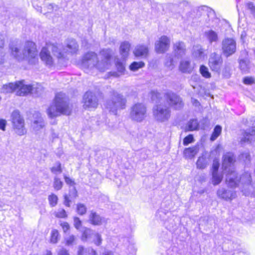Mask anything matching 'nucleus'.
Instances as JSON below:
<instances>
[{
  "mask_svg": "<svg viewBox=\"0 0 255 255\" xmlns=\"http://www.w3.org/2000/svg\"><path fill=\"white\" fill-rule=\"evenodd\" d=\"M112 62V50L103 49L100 51L99 57L95 52H88L83 56L80 66L86 72L93 68H96L100 71L108 69Z\"/></svg>",
  "mask_w": 255,
  "mask_h": 255,
  "instance_id": "f257e3e1",
  "label": "nucleus"
},
{
  "mask_svg": "<svg viewBox=\"0 0 255 255\" xmlns=\"http://www.w3.org/2000/svg\"><path fill=\"white\" fill-rule=\"evenodd\" d=\"M71 111L67 97L60 92L56 95L54 102L47 110V114L49 118H53L61 115H69Z\"/></svg>",
  "mask_w": 255,
  "mask_h": 255,
  "instance_id": "f03ea898",
  "label": "nucleus"
},
{
  "mask_svg": "<svg viewBox=\"0 0 255 255\" xmlns=\"http://www.w3.org/2000/svg\"><path fill=\"white\" fill-rule=\"evenodd\" d=\"M9 48L11 54L17 59L24 58L28 60L29 62L33 64L37 60V51L34 43L27 41L25 43L22 51L17 45L10 44Z\"/></svg>",
  "mask_w": 255,
  "mask_h": 255,
  "instance_id": "7ed1b4c3",
  "label": "nucleus"
},
{
  "mask_svg": "<svg viewBox=\"0 0 255 255\" xmlns=\"http://www.w3.org/2000/svg\"><path fill=\"white\" fill-rule=\"evenodd\" d=\"M60 44H47L46 47H43L40 53V57L41 60L48 67L54 65V60L50 55V50H51L53 55L58 59H64L66 58L68 53L64 51L65 49Z\"/></svg>",
  "mask_w": 255,
  "mask_h": 255,
  "instance_id": "20e7f679",
  "label": "nucleus"
},
{
  "mask_svg": "<svg viewBox=\"0 0 255 255\" xmlns=\"http://www.w3.org/2000/svg\"><path fill=\"white\" fill-rule=\"evenodd\" d=\"M235 157L231 152L225 154L223 157L222 169L224 174H226V181L231 187L240 186L237 174L234 170Z\"/></svg>",
  "mask_w": 255,
  "mask_h": 255,
  "instance_id": "39448f33",
  "label": "nucleus"
},
{
  "mask_svg": "<svg viewBox=\"0 0 255 255\" xmlns=\"http://www.w3.org/2000/svg\"><path fill=\"white\" fill-rule=\"evenodd\" d=\"M126 102L123 95L113 91L112 99L107 102L105 107L110 112L116 115L118 111L125 109Z\"/></svg>",
  "mask_w": 255,
  "mask_h": 255,
  "instance_id": "423d86ee",
  "label": "nucleus"
},
{
  "mask_svg": "<svg viewBox=\"0 0 255 255\" xmlns=\"http://www.w3.org/2000/svg\"><path fill=\"white\" fill-rule=\"evenodd\" d=\"M11 122L14 132L19 135H22L26 133L24 121L18 111H13L11 116Z\"/></svg>",
  "mask_w": 255,
  "mask_h": 255,
  "instance_id": "0eeeda50",
  "label": "nucleus"
},
{
  "mask_svg": "<svg viewBox=\"0 0 255 255\" xmlns=\"http://www.w3.org/2000/svg\"><path fill=\"white\" fill-rule=\"evenodd\" d=\"M146 117V108L143 104L137 103L130 108L129 117L132 121L141 122Z\"/></svg>",
  "mask_w": 255,
  "mask_h": 255,
  "instance_id": "6e6552de",
  "label": "nucleus"
},
{
  "mask_svg": "<svg viewBox=\"0 0 255 255\" xmlns=\"http://www.w3.org/2000/svg\"><path fill=\"white\" fill-rule=\"evenodd\" d=\"M153 114L154 117L157 121L164 122L169 119L171 112L169 108L158 105L154 107Z\"/></svg>",
  "mask_w": 255,
  "mask_h": 255,
  "instance_id": "1a4fd4ad",
  "label": "nucleus"
},
{
  "mask_svg": "<svg viewBox=\"0 0 255 255\" xmlns=\"http://www.w3.org/2000/svg\"><path fill=\"white\" fill-rule=\"evenodd\" d=\"M222 49L226 57L233 55L236 51V41L231 38H225L222 42Z\"/></svg>",
  "mask_w": 255,
  "mask_h": 255,
  "instance_id": "9d476101",
  "label": "nucleus"
},
{
  "mask_svg": "<svg viewBox=\"0 0 255 255\" xmlns=\"http://www.w3.org/2000/svg\"><path fill=\"white\" fill-rule=\"evenodd\" d=\"M81 239L83 241L91 239L92 242L97 246L101 245L102 242L101 235L88 228H85L83 231Z\"/></svg>",
  "mask_w": 255,
  "mask_h": 255,
  "instance_id": "9b49d317",
  "label": "nucleus"
},
{
  "mask_svg": "<svg viewBox=\"0 0 255 255\" xmlns=\"http://www.w3.org/2000/svg\"><path fill=\"white\" fill-rule=\"evenodd\" d=\"M222 64L223 59L221 55L215 52L210 54L208 65L212 71L219 73Z\"/></svg>",
  "mask_w": 255,
  "mask_h": 255,
  "instance_id": "f8f14e48",
  "label": "nucleus"
},
{
  "mask_svg": "<svg viewBox=\"0 0 255 255\" xmlns=\"http://www.w3.org/2000/svg\"><path fill=\"white\" fill-rule=\"evenodd\" d=\"M83 101L85 109H95L98 105V100L95 93L91 91H88L84 94Z\"/></svg>",
  "mask_w": 255,
  "mask_h": 255,
  "instance_id": "ddd939ff",
  "label": "nucleus"
},
{
  "mask_svg": "<svg viewBox=\"0 0 255 255\" xmlns=\"http://www.w3.org/2000/svg\"><path fill=\"white\" fill-rule=\"evenodd\" d=\"M167 102L169 105L175 109H180L183 107L182 99L176 94L169 91L165 93Z\"/></svg>",
  "mask_w": 255,
  "mask_h": 255,
  "instance_id": "4468645a",
  "label": "nucleus"
},
{
  "mask_svg": "<svg viewBox=\"0 0 255 255\" xmlns=\"http://www.w3.org/2000/svg\"><path fill=\"white\" fill-rule=\"evenodd\" d=\"M251 183V176L250 173L245 172L240 177L239 183L243 185L242 192L246 196L250 194V189L252 188Z\"/></svg>",
  "mask_w": 255,
  "mask_h": 255,
  "instance_id": "2eb2a0df",
  "label": "nucleus"
},
{
  "mask_svg": "<svg viewBox=\"0 0 255 255\" xmlns=\"http://www.w3.org/2000/svg\"><path fill=\"white\" fill-rule=\"evenodd\" d=\"M170 39L166 36H161L155 44V49L158 53H163L167 51L170 45Z\"/></svg>",
  "mask_w": 255,
  "mask_h": 255,
  "instance_id": "dca6fc26",
  "label": "nucleus"
},
{
  "mask_svg": "<svg viewBox=\"0 0 255 255\" xmlns=\"http://www.w3.org/2000/svg\"><path fill=\"white\" fill-rule=\"evenodd\" d=\"M33 121L32 124L33 130L37 132L45 126V123L41 117V114L36 112L33 114Z\"/></svg>",
  "mask_w": 255,
  "mask_h": 255,
  "instance_id": "f3484780",
  "label": "nucleus"
},
{
  "mask_svg": "<svg viewBox=\"0 0 255 255\" xmlns=\"http://www.w3.org/2000/svg\"><path fill=\"white\" fill-rule=\"evenodd\" d=\"M16 95L18 96H25L29 93H32V86L31 85H26L24 81L16 82Z\"/></svg>",
  "mask_w": 255,
  "mask_h": 255,
  "instance_id": "a211bd4d",
  "label": "nucleus"
},
{
  "mask_svg": "<svg viewBox=\"0 0 255 255\" xmlns=\"http://www.w3.org/2000/svg\"><path fill=\"white\" fill-rule=\"evenodd\" d=\"M217 194L218 197L226 201L232 200L236 197L235 192L232 190H226L224 188L219 189Z\"/></svg>",
  "mask_w": 255,
  "mask_h": 255,
  "instance_id": "6ab92c4d",
  "label": "nucleus"
},
{
  "mask_svg": "<svg viewBox=\"0 0 255 255\" xmlns=\"http://www.w3.org/2000/svg\"><path fill=\"white\" fill-rule=\"evenodd\" d=\"M134 55L136 57L145 58L148 54V48L147 46L143 44L136 45L133 51Z\"/></svg>",
  "mask_w": 255,
  "mask_h": 255,
  "instance_id": "aec40b11",
  "label": "nucleus"
},
{
  "mask_svg": "<svg viewBox=\"0 0 255 255\" xmlns=\"http://www.w3.org/2000/svg\"><path fill=\"white\" fill-rule=\"evenodd\" d=\"M255 140V127L245 131L241 137L240 142L242 144L246 142H251Z\"/></svg>",
  "mask_w": 255,
  "mask_h": 255,
  "instance_id": "412c9836",
  "label": "nucleus"
},
{
  "mask_svg": "<svg viewBox=\"0 0 255 255\" xmlns=\"http://www.w3.org/2000/svg\"><path fill=\"white\" fill-rule=\"evenodd\" d=\"M174 53L177 58L184 56L186 53V46L184 42L178 41L173 45Z\"/></svg>",
  "mask_w": 255,
  "mask_h": 255,
  "instance_id": "4be33fe9",
  "label": "nucleus"
},
{
  "mask_svg": "<svg viewBox=\"0 0 255 255\" xmlns=\"http://www.w3.org/2000/svg\"><path fill=\"white\" fill-rule=\"evenodd\" d=\"M204 36L210 44L216 43L219 41L218 32L212 29L206 30Z\"/></svg>",
  "mask_w": 255,
  "mask_h": 255,
  "instance_id": "5701e85b",
  "label": "nucleus"
},
{
  "mask_svg": "<svg viewBox=\"0 0 255 255\" xmlns=\"http://www.w3.org/2000/svg\"><path fill=\"white\" fill-rule=\"evenodd\" d=\"M194 64L190 61L185 59L180 62L179 70L182 73H191L194 69Z\"/></svg>",
  "mask_w": 255,
  "mask_h": 255,
  "instance_id": "b1692460",
  "label": "nucleus"
},
{
  "mask_svg": "<svg viewBox=\"0 0 255 255\" xmlns=\"http://www.w3.org/2000/svg\"><path fill=\"white\" fill-rule=\"evenodd\" d=\"M90 222L94 225H101L106 222L105 218L101 217L94 211H91L89 216Z\"/></svg>",
  "mask_w": 255,
  "mask_h": 255,
  "instance_id": "393cba45",
  "label": "nucleus"
},
{
  "mask_svg": "<svg viewBox=\"0 0 255 255\" xmlns=\"http://www.w3.org/2000/svg\"><path fill=\"white\" fill-rule=\"evenodd\" d=\"M199 150V146L197 145L186 148L184 149L183 152L184 156L186 158L191 159L197 154Z\"/></svg>",
  "mask_w": 255,
  "mask_h": 255,
  "instance_id": "a878e982",
  "label": "nucleus"
},
{
  "mask_svg": "<svg viewBox=\"0 0 255 255\" xmlns=\"http://www.w3.org/2000/svg\"><path fill=\"white\" fill-rule=\"evenodd\" d=\"M130 44L129 42L125 41L121 43L120 47V52L123 59L127 58L129 53Z\"/></svg>",
  "mask_w": 255,
  "mask_h": 255,
  "instance_id": "bb28decb",
  "label": "nucleus"
},
{
  "mask_svg": "<svg viewBox=\"0 0 255 255\" xmlns=\"http://www.w3.org/2000/svg\"><path fill=\"white\" fill-rule=\"evenodd\" d=\"M66 47L68 49L67 51L72 54L77 52L78 48V45L76 41L73 39H69L67 40Z\"/></svg>",
  "mask_w": 255,
  "mask_h": 255,
  "instance_id": "cd10ccee",
  "label": "nucleus"
},
{
  "mask_svg": "<svg viewBox=\"0 0 255 255\" xmlns=\"http://www.w3.org/2000/svg\"><path fill=\"white\" fill-rule=\"evenodd\" d=\"M16 88H17L16 82L14 83H10L4 85L1 89V92L5 94L12 93L14 91L16 92Z\"/></svg>",
  "mask_w": 255,
  "mask_h": 255,
  "instance_id": "c85d7f7f",
  "label": "nucleus"
},
{
  "mask_svg": "<svg viewBox=\"0 0 255 255\" xmlns=\"http://www.w3.org/2000/svg\"><path fill=\"white\" fill-rule=\"evenodd\" d=\"M78 255H97L96 252L92 248L84 249L80 246L78 252Z\"/></svg>",
  "mask_w": 255,
  "mask_h": 255,
  "instance_id": "c756f323",
  "label": "nucleus"
},
{
  "mask_svg": "<svg viewBox=\"0 0 255 255\" xmlns=\"http://www.w3.org/2000/svg\"><path fill=\"white\" fill-rule=\"evenodd\" d=\"M199 127V123L197 119H191L187 124L186 130L193 131L197 130Z\"/></svg>",
  "mask_w": 255,
  "mask_h": 255,
  "instance_id": "7c9ffc66",
  "label": "nucleus"
},
{
  "mask_svg": "<svg viewBox=\"0 0 255 255\" xmlns=\"http://www.w3.org/2000/svg\"><path fill=\"white\" fill-rule=\"evenodd\" d=\"M208 162L206 158L204 156L199 157L197 161L196 165L198 168L204 169L206 167Z\"/></svg>",
  "mask_w": 255,
  "mask_h": 255,
  "instance_id": "2f4dec72",
  "label": "nucleus"
},
{
  "mask_svg": "<svg viewBox=\"0 0 255 255\" xmlns=\"http://www.w3.org/2000/svg\"><path fill=\"white\" fill-rule=\"evenodd\" d=\"M222 176L218 172H212V182L214 185H218L222 180Z\"/></svg>",
  "mask_w": 255,
  "mask_h": 255,
  "instance_id": "473e14b6",
  "label": "nucleus"
},
{
  "mask_svg": "<svg viewBox=\"0 0 255 255\" xmlns=\"http://www.w3.org/2000/svg\"><path fill=\"white\" fill-rule=\"evenodd\" d=\"M59 239V235L58 231L56 229L52 230L50 234V243L56 244Z\"/></svg>",
  "mask_w": 255,
  "mask_h": 255,
  "instance_id": "72a5a7b5",
  "label": "nucleus"
},
{
  "mask_svg": "<svg viewBox=\"0 0 255 255\" xmlns=\"http://www.w3.org/2000/svg\"><path fill=\"white\" fill-rule=\"evenodd\" d=\"M204 50L200 46H196L194 47L193 55L197 58H202L204 57Z\"/></svg>",
  "mask_w": 255,
  "mask_h": 255,
  "instance_id": "f704fd0d",
  "label": "nucleus"
},
{
  "mask_svg": "<svg viewBox=\"0 0 255 255\" xmlns=\"http://www.w3.org/2000/svg\"><path fill=\"white\" fill-rule=\"evenodd\" d=\"M222 131V128L220 126H216L210 137L211 141H214L220 134Z\"/></svg>",
  "mask_w": 255,
  "mask_h": 255,
  "instance_id": "c9c22d12",
  "label": "nucleus"
},
{
  "mask_svg": "<svg viewBox=\"0 0 255 255\" xmlns=\"http://www.w3.org/2000/svg\"><path fill=\"white\" fill-rule=\"evenodd\" d=\"M199 71L203 77L205 78H210L211 77V74L209 72L208 68L206 66L201 65L200 67Z\"/></svg>",
  "mask_w": 255,
  "mask_h": 255,
  "instance_id": "e433bc0d",
  "label": "nucleus"
},
{
  "mask_svg": "<svg viewBox=\"0 0 255 255\" xmlns=\"http://www.w3.org/2000/svg\"><path fill=\"white\" fill-rule=\"evenodd\" d=\"M144 62L142 61L139 62H132L129 68L130 70L133 71H135L137 70L138 69L142 68L144 66Z\"/></svg>",
  "mask_w": 255,
  "mask_h": 255,
  "instance_id": "4c0bfd02",
  "label": "nucleus"
},
{
  "mask_svg": "<svg viewBox=\"0 0 255 255\" xmlns=\"http://www.w3.org/2000/svg\"><path fill=\"white\" fill-rule=\"evenodd\" d=\"M165 65L170 70L174 68V60L170 55H168L166 56Z\"/></svg>",
  "mask_w": 255,
  "mask_h": 255,
  "instance_id": "58836bf2",
  "label": "nucleus"
},
{
  "mask_svg": "<svg viewBox=\"0 0 255 255\" xmlns=\"http://www.w3.org/2000/svg\"><path fill=\"white\" fill-rule=\"evenodd\" d=\"M125 59H123L122 61H119L118 59L116 62L117 68L119 72L123 74L125 70L124 61Z\"/></svg>",
  "mask_w": 255,
  "mask_h": 255,
  "instance_id": "ea45409f",
  "label": "nucleus"
},
{
  "mask_svg": "<svg viewBox=\"0 0 255 255\" xmlns=\"http://www.w3.org/2000/svg\"><path fill=\"white\" fill-rule=\"evenodd\" d=\"M32 94H40L43 91V87L42 86L38 83L32 85Z\"/></svg>",
  "mask_w": 255,
  "mask_h": 255,
  "instance_id": "a19ab883",
  "label": "nucleus"
},
{
  "mask_svg": "<svg viewBox=\"0 0 255 255\" xmlns=\"http://www.w3.org/2000/svg\"><path fill=\"white\" fill-rule=\"evenodd\" d=\"M77 212L78 214L83 215L87 212V208L85 205L79 203L77 205Z\"/></svg>",
  "mask_w": 255,
  "mask_h": 255,
  "instance_id": "79ce46f5",
  "label": "nucleus"
},
{
  "mask_svg": "<svg viewBox=\"0 0 255 255\" xmlns=\"http://www.w3.org/2000/svg\"><path fill=\"white\" fill-rule=\"evenodd\" d=\"M48 199L51 206L54 207L57 205L58 197L56 195L54 194H51L48 196Z\"/></svg>",
  "mask_w": 255,
  "mask_h": 255,
  "instance_id": "37998d69",
  "label": "nucleus"
},
{
  "mask_svg": "<svg viewBox=\"0 0 255 255\" xmlns=\"http://www.w3.org/2000/svg\"><path fill=\"white\" fill-rule=\"evenodd\" d=\"M51 171L55 174L61 173L62 172V169L60 163L59 162H56L54 165L51 167Z\"/></svg>",
  "mask_w": 255,
  "mask_h": 255,
  "instance_id": "c03bdc74",
  "label": "nucleus"
},
{
  "mask_svg": "<svg viewBox=\"0 0 255 255\" xmlns=\"http://www.w3.org/2000/svg\"><path fill=\"white\" fill-rule=\"evenodd\" d=\"M54 215L55 217L59 218H66L67 217V213L63 209H59L57 211L55 212Z\"/></svg>",
  "mask_w": 255,
  "mask_h": 255,
  "instance_id": "a18cd8bd",
  "label": "nucleus"
},
{
  "mask_svg": "<svg viewBox=\"0 0 255 255\" xmlns=\"http://www.w3.org/2000/svg\"><path fill=\"white\" fill-rule=\"evenodd\" d=\"M150 95L152 100L153 101H155V102H158L161 97L160 94L157 91H152L150 92Z\"/></svg>",
  "mask_w": 255,
  "mask_h": 255,
  "instance_id": "49530a36",
  "label": "nucleus"
},
{
  "mask_svg": "<svg viewBox=\"0 0 255 255\" xmlns=\"http://www.w3.org/2000/svg\"><path fill=\"white\" fill-rule=\"evenodd\" d=\"M240 67L241 70L244 72H247L249 69L248 63L244 60H240Z\"/></svg>",
  "mask_w": 255,
  "mask_h": 255,
  "instance_id": "de8ad7c7",
  "label": "nucleus"
},
{
  "mask_svg": "<svg viewBox=\"0 0 255 255\" xmlns=\"http://www.w3.org/2000/svg\"><path fill=\"white\" fill-rule=\"evenodd\" d=\"M62 182L59 178L55 177L53 184L54 189L59 190L62 188Z\"/></svg>",
  "mask_w": 255,
  "mask_h": 255,
  "instance_id": "09e8293b",
  "label": "nucleus"
},
{
  "mask_svg": "<svg viewBox=\"0 0 255 255\" xmlns=\"http://www.w3.org/2000/svg\"><path fill=\"white\" fill-rule=\"evenodd\" d=\"M194 141V137L192 134H189L186 136L183 139V144L187 145Z\"/></svg>",
  "mask_w": 255,
  "mask_h": 255,
  "instance_id": "8fccbe9b",
  "label": "nucleus"
},
{
  "mask_svg": "<svg viewBox=\"0 0 255 255\" xmlns=\"http://www.w3.org/2000/svg\"><path fill=\"white\" fill-rule=\"evenodd\" d=\"M247 7L250 10L251 14L255 19V4L253 2H248L247 4Z\"/></svg>",
  "mask_w": 255,
  "mask_h": 255,
  "instance_id": "3c124183",
  "label": "nucleus"
},
{
  "mask_svg": "<svg viewBox=\"0 0 255 255\" xmlns=\"http://www.w3.org/2000/svg\"><path fill=\"white\" fill-rule=\"evenodd\" d=\"M66 244L68 246L72 245L75 240V237L73 235H70L66 237L65 239Z\"/></svg>",
  "mask_w": 255,
  "mask_h": 255,
  "instance_id": "603ef678",
  "label": "nucleus"
},
{
  "mask_svg": "<svg viewBox=\"0 0 255 255\" xmlns=\"http://www.w3.org/2000/svg\"><path fill=\"white\" fill-rule=\"evenodd\" d=\"M74 225L75 227L78 229L80 230V228L82 226V222L81 220L78 217H74Z\"/></svg>",
  "mask_w": 255,
  "mask_h": 255,
  "instance_id": "864d4df0",
  "label": "nucleus"
},
{
  "mask_svg": "<svg viewBox=\"0 0 255 255\" xmlns=\"http://www.w3.org/2000/svg\"><path fill=\"white\" fill-rule=\"evenodd\" d=\"M219 162L217 160H214L212 165V172H218L219 167Z\"/></svg>",
  "mask_w": 255,
  "mask_h": 255,
  "instance_id": "5fc2aeb1",
  "label": "nucleus"
},
{
  "mask_svg": "<svg viewBox=\"0 0 255 255\" xmlns=\"http://www.w3.org/2000/svg\"><path fill=\"white\" fill-rule=\"evenodd\" d=\"M57 255H70L68 251L63 248H60L57 251Z\"/></svg>",
  "mask_w": 255,
  "mask_h": 255,
  "instance_id": "6e6d98bb",
  "label": "nucleus"
},
{
  "mask_svg": "<svg viewBox=\"0 0 255 255\" xmlns=\"http://www.w3.org/2000/svg\"><path fill=\"white\" fill-rule=\"evenodd\" d=\"M254 79L252 77H245L244 79V83L245 84L250 85L254 83Z\"/></svg>",
  "mask_w": 255,
  "mask_h": 255,
  "instance_id": "4d7b16f0",
  "label": "nucleus"
},
{
  "mask_svg": "<svg viewBox=\"0 0 255 255\" xmlns=\"http://www.w3.org/2000/svg\"><path fill=\"white\" fill-rule=\"evenodd\" d=\"M60 225L64 232H66L69 229V225L67 222H62Z\"/></svg>",
  "mask_w": 255,
  "mask_h": 255,
  "instance_id": "13d9d810",
  "label": "nucleus"
},
{
  "mask_svg": "<svg viewBox=\"0 0 255 255\" xmlns=\"http://www.w3.org/2000/svg\"><path fill=\"white\" fill-rule=\"evenodd\" d=\"M6 122L5 120L0 119V129L2 130H5Z\"/></svg>",
  "mask_w": 255,
  "mask_h": 255,
  "instance_id": "bf43d9fd",
  "label": "nucleus"
},
{
  "mask_svg": "<svg viewBox=\"0 0 255 255\" xmlns=\"http://www.w3.org/2000/svg\"><path fill=\"white\" fill-rule=\"evenodd\" d=\"M71 201L69 200V197H68L67 195H65L64 196V205L67 206V207H70V203Z\"/></svg>",
  "mask_w": 255,
  "mask_h": 255,
  "instance_id": "052dcab7",
  "label": "nucleus"
},
{
  "mask_svg": "<svg viewBox=\"0 0 255 255\" xmlns=\"http://www.w3.org/2000/svg\"><path fill=\"white\" fill-rule=\"evenodd\" d=\"M65 182L67 184H69L71 186H72L74 184V181L71 179H70L69 177L65 176Z\"/></svg>",
  "mask_w": 255,
  "mask_h": 255,
  "instance_id": "680f3d73",
  "label": "nucleus"
},
{
  "mask_svg": "<svg viewBox=\"0 0 255 255\" xmlns=\"http://www.w3.org/2000/svg\"><path fill=\"white\" fill-rule=\"evenodd\" d=\"M3 46V45L1 47H0V64L2 63L3 62L4 54L3 52L2 51V48Z\"/></svg>",
  "mask_w": 255,
  "mask_h": 255,
  "instance_id": "e2e57ef3",
  "label": "nucleus"
},
{
  "mask_svg": "<svg viewBox=\"0 0 255 255\" xmlns=\"http://www.w3.org/2000/svg\"><path fill=\"white\" fill-rule=\"evenodd\" d=\"M4 36L2 35H0V47L4 45Z\"/></svg>",
  "mask_w": 255,
  "mask_h": 255,
  "instance_id": "0e129e2a",
  "label": "nucleus"
},
{
  "mask_svg": "<svg viewBox=\"0 0 255 255\" xmlns=\"http://www.w3.org/2000/svg\"><path fill=\"white\" fill-rule=\"evenodd\" d=\"M102 255H114V254L112 251H105L103 253Z\"/></svg>",
  "mask_w": 255,
  "mask_h": 255,
  "instance_id": "69168bd1",
  "label": "nucleus"
},
{
  "mask_svg": "<svg viewBox=\"0 0 255 255\" xmlns=\"http://www.w3.org/2000/svg\"><path fill=\"white\" fill-rule=\"evenodd\" d=\"M32 4L33 7H34L37 11H40V12H41V8L40 7H39L37 5H36L37 6V8L35 7L36 4H35V0H32Z\"/></svg>",
  "mask_w": 255,
  "mask_h": 255,
  "instance_id": "338daca9",
  "label": "nucleus"
},
{
  "mask_svg": "<svg viewBox=\"0 0 255 255\" xmlns=\"http://www.w3.org/2000/svg\"><path fill=\"white\" fill-rule=\"evenodd\" d=\"M43 255H52V254L50 251L47 250L43 254Z\"/></svg>",
  "mask_w": 255,
  "mask_h": 255,
  "instance_id": "774afa93",
  "label": "nucleus"
}]
</instances>
